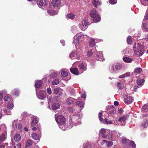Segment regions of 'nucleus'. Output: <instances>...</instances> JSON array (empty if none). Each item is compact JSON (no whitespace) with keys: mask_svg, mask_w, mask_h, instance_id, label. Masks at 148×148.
I'll list each match as a JSON object with an SVG mask.
<instances>
[{"mask_svg":"<svg viewBox=\"0 0 148 148\" xmlns=\"http://www.w3.org/2000/svg\"><path fill=\"white\" fill-rule=\"evenodd\" d=\"M55 116L60 128L63 131L66 130L67 128L65 125L66 118L62 115H58L57 114H56Z\"/></svg>","mask_w":148,"mask_h":148,"instance_id":"nucleus-1","label":"nucleus"},{"mask_svg":"<svg viewBox=\"0 0 148 148\" xmlns=\"http://www.w3.org/2000/svg\"><path fill=\"white\" fill-rule=\"evenodd\" d=\"M81 120L79 114H78L77 115H72L70 118L69 122L70 125H68V127L69 128H71L73 126V123L76 125L80 124Z\"/></svg>","mask_w":148,"mask_h":148,"instance_id":"nucleus-2","label":"nucleus"},{"mask_svg":"<svg viewBox=\"0 0 148 148\" xmlns=\"http://www.w3.org/2000/svg\"><path fill=\"white\" fill-rule=\"evenodd\" d=\"M133 50L136 55L142 56L144 52V49L143 46L139 43H135L133 46Z\"/></svg>","mask_w":148,"mask_h":148,"instance_id":"nucleus-3","label":"nucleus"},{"mask_svg":"<svg viewBox=\"0 0 148 148\" xmlns=\"http://www.w3.org/2000/svg\"><path fill=\"white\" fill-rule=\"evenodd\" d=\"M84 36L83 33L80 32L77 34L74 37L73 44H75V47L77 49L79 48L80 47V44L81 42V40H80L82 38H83Z\"/></svg>","mask_w":148,"mask_h":148,"instance_id":"nucleus-4","label":"nucleus"},{"mask_svg":"<svg viewBox=\"0 0 148 148\" xmlns=\"http://www.w3.org/2000/svg\"><path fill=\"white\" fill-rule=\"evenodd\" d=\"M90 15L93 18L94 21L96 22L99 21L101 18L99 16L98 14L97 11L95 9H92L90 13Z\"/></svg>","mask_w":148,"mask_h":148,"instance_id":"nucleus-5","label":"nucleus"},{"mask_svg":"<svg viewBox=\"0 0 148 148\" xmlns=\"http://www.w3.org/2000/svg\"><path fill=\"white\" fill-rule=\"evenodd\" d=\"M89 20L88 19L85 18L79 23V26L82 30L84 31L87 28V26L89 25Z\"/></svg>","mask_w":148,"mask_h":148,"instance_id":"nucleus-6","label":"nucleus"},{"mask_svg":"<svg viewBox=\"0 0 148 148\" xmlns=\"http://www.w3.org/2000/svg\"><path fill=\"white\" fill-rule=\"evenodd\" d=\"M123 92L122 93V95H125L124 98V102L126 104H129L131 103L133 100L132 97L130 96V95L127 94L126 95H125L126 92L125 90H124Z\"/></svg>","mask_w":148,"mask_h":148,"instance_id":"nucleus-7","label":"nucleus"},{"mask_svg":"<svg viewBox=\"0 0 148 148\" xmlns=\"http://www.w3.org/2000/svg\"><path fill=\"white\" fill-rule=\"evenodd\" d=\"M20 121L18 120H15L12 123V126L14 128H16L21 130L22 128L21 124L19 123Z\"/></svg>","mask_w":148,"mask_h":148,"instance_id":"nucleus-8","label":"nucleus"},{"mask_svg":"<svg viewBox=\"0 0 148 148\" xmlns=\"http://www.w3.org/2000/svg\"><path fill=\"white\" fill-rule=\"evenodd\" d=\"M96 58L97 60L100 61H103L105 60L103 57V52L101 51L98 52H97L96 54Z\"/></svg>","mask_w":148,"mask_h":148,"instance_id":"nucleus-9","label":"nucleus"},{"mask_svg":"<svg viewBox=\"0 0 148 148\" xmlns=\"http://www.w3.org/2000/svg\"><path fill=\"white\" fill-rule=\"evenodd\" d=\"M36 93L38 98L39 99H44V98L46 97V92L45 91H40L39 93V95H38L36 91Z\"/></svg>","mask_w":148,"mask_h":148,"instance_id":"nucleus-10","label":"nucleus"},{"mask_svg":"<svg viewBox=\"0 0 148 148\" xmlns=\"http://www.w3.org/2000/svg\"><path fill=\"white\" fill-rule=\"evenodd\" d=\"M126 120V117L124 116L120 117L118 120L119 122L120 125H121L124 126L125 124V121Z\"/></svg>","mask_w":148,"mask_h":148,"instance_id":"nucleus-11","label":"nucleus"},{"mask_svg":"<svg viewBox=\"0 0 148 148\" xmlns=\"http://www.w3.org/2000/svg\"><path fill=\"white\" fill-rule=\"evenodd\" d=\"M69 57L71 59H72V58L73 57L78 59L80 58L79 56L77 54V52L75 51H72L69 54Z\"/></svg>","mask_w":148,"mask_h":148,"instance_id":"nucleus-12","label":"nucleus"},{"mask_svg":"<svg viewBox=\"0 0 148 148\" xmlns=\"http://www.w3.org/2000/svg\"><path fill=\"white\" fill-rule=\"evenodd\" d=\"M61 3L60 0H53L51 2L52 5L54 7H58Z\"/></svg>","mask_w":148,"mask_h":148,"instance_id":"nucleus-13","label":"nucleus"},{"mask_svg":"<svg viewBox=\"0 0 148 148\" xmlns=\"http://www.w3.org/2000/svg\"><path fill=\"white\" fill-rule=\"evenodd\" d=\"M145 80L143 78H138L136 81L137 85L141 87L144 84Z\"/></svg>","mask_w":148,"mask_h":148,"instance_id":"nucleus-14","label":"nucleus"},{"mask_svg":"<svg viewBox=\"0 0 148 148\" xmlns=\"http://www.w3.org/2000/svg\"><path fill=\"white\" fill-rule=\"evenodd\" d=\"M58 73L55 71H53L52 72L49 74V77L51 78H55L57 77Z\"/></svg>","mask_w":148,"mask_h":148,"instance_id":"nucleus-15","label":"nucleus"},{"mask_svg":"<svg viewBox=\"0 0 148 148\" xmlns=\"http://www.w3.org/2000/svg\"><path fill=\"white\" fill-rule=\"evenodd\" d=\"M70 71L71 73L77 75L79 74L78 70L77 68H70Z\"/></svg>","mask_w":148,"mask_h":148,"instance_id":"nucleus-16","label":"nucleus"},{"mask_svg":"<svg viewBox=\"0 0 148 148\" xmlns=\"http://www.w3.org/2000/svg\"><path fill=\"white\" fill-rule=\"evenodd\" d=\"M32 137L33 139L36 140H37L40 139L41 137V135L39 134L37 135L36 133H33L32 134Z\"/></svg>","mask_w":148,"mask_h":148,"instance_id":"nucleus-17","label":"nucleus"},{"mask_svg":"<svg viewBox=\"0 0 148 148\" xmlns=\"http://www.w3.org/2000/svg\"><path fill=\"white\" fill-rule=\"evenodd\" d=\"M97 40L90 38L89 42V45L91 47H94L95 45V44L97 43Z\"/></svg>","mask_w":148,"mask_h":148,"instance_id":"nucleus-18","label":"nucleus"},{"mask_svg":"<svg viewBox=\"0 0 148 148\" xmlns=\"http://www.w3.org/2000/svg\"><path fill=\"white\" fill-rule=\"evenodd\" d=\"M142 126L143 128L147 127L148 126V116L145 119L142 124Z\"/></svg>","mask_w":148,"mask_h":148,"instance_id":"nucleus-19","label":"nucleus"},{"mask_svg":"<svg viewBox=\"0 0 148 148\" xmlns=\"http://www.w3.org/2000/svg\"><path fill=\"white\" fill-rule=\"evenodd\" d=\"M42 82L41 80H37L36 82L35 86L36 88H39L42 85Z\"/></svg>","mask_w":148,"mask_h":148,"instance_id":"nucleus-20","label":"nucleus"},{"mask_svg":"<svg viewBox=\"0 0 148 148\" xmlns=\"http://www.w3.org/2000/svg\"><path fill=\"white\" fill-rule=\"evenodd\" d=\"M38 118L36 117H34L32 120L31 125L32 126L35 125L38 122Z\"/></svg>","mask_w":148,"mask_h":148,"instance_id":"nucleus-21","label":"nucleus"},{"mask_svg":"<svg viewBox=\"0 0 148 148\" xmlns=\"http://www.w3.org/2000/svg\"><path fill=\"white\" fill-rule=\"evenodd\" d=\"M5 102L6 103H8L12 102V100L13 101V99L11 98L9 96H6L4 97Z\"/></svg>","mask_w":148,"mask_h":148,"instance_id":"nucleus-22","label":"nucleus"},{"mask_svg":"<svg viewBox=\"0 0 148 148\" xmlns=\"http://www.w3.org/2000/svg\"><path fill=\"white\" fill-rule=\"evenodd\" d=\"M79 69L83 70V71H85L87 69L86 65H85L83 63H80L79 64Z\"/></svg>","mask_w":148,"mask_h":148,"instance_id":"nucleus-23","label":"nucleus"},{"mask_svg":"<svg viewBox=\"0 0 148 148\" xmlns=\"http://www.w3.org/2000/svg\"><path fill=\"white\" fill-rule=\"evenodd\" d=\"M47 13L50 15H54L57 14L58 12V11L55 12L53 10H48L47 11Z\"/></svg>","mask_w":148,"mask_h":148,"instance_id":"nucleus-24","label":"nucleus"},{"mask_svg":"<svg viewBox=\"0 0 148 148\" xmlns=\"http://www.w3.org/2000/svg\"><path fill=\"white\" fill-rule=\"evenodd\" d=\"M14 139L16 142H18L21 139L20 135L18 133L16 134L14 136Z\"/></svg>","mask_w":148,"mask_h":148,"instance_id":"nucleus-25","label":"nucleus"},{"mask_svg":"<svg viewBox=\"0 0 148 148\" xmlns=\"http://www.w3.org/2000/svg\"><path fill=\"white\" fill-rule=\"evenodd\" d=\"M33 142L29 139H28L26 141V145L25 148H27L28 147L30 146L33 143Z\"/></svg>","mask_w":148,"mask_h":148,"instance_id":"nucleus-26","label":"nucleus"},{"mask_svg":"<svg viewBox=\"0 0 148 148\" xmlns=\"http://www.w3.org/2000/svg\"><path fill=\"white\" fill-rule=\"evenodd\" d=\"M6 107L8 109L12 110L14 107L13 101L12 100L11 102L8 103Z\"/></svg>","mask_w":148,"mask_h":148,"instance_id":"nucleus-27","label":"nucleus"},{"mask_svg":"<svg viewBox=\"0 0 148 148\" xmlns=\"http://www.w3.org/2000/svg\"><path fill=\"white\" fill-rule=\"evenodd\" d=\"M73 99L71 97H69L68 98L66 101V103L69 105H70L72 104L74 101H73Z\"/></svg>","mask_w":148,"mask_h":148,"instance_id":"nucleus-28","label":"nucleus"},{"mask_svg":"<svg viewBox=\"0 0 148 148\" xmlns=\"http://www.w3.org/2000/svg\"><path fill=\"white\" fill-rule=\"evenodd\" d=\"M92 4L95 7H97L101 4L100 2L98 0H92Z\"/></svg>","mask_w":148,"mask_h":148,"instance_id":"nucleus-29","label":"nucleus"},{"mask_svg":"<svg viewBox=\"0 0 148 148\" xmlns=\"http://www.w3.org/2000/svg\"><path fill=\"white\" fill-rule=\"evenodd\" d=\"M141 110L143 113L147 112L148 111V106L147 105H145L143 106L141 109Z\"/></svg>","mask_w":148,"mask_h":148,"instance_id":"nucleus-30","label":"nucleus"},{"mask_svg":"<svg viewBox=\"0 0 148 148\" xmlns=\"http://www.w3.org/2000/svg\"><path fill=\"white\" fill-rule=\"evenodd\" d=\"M60 107V105L58 103H55L52 106V108L53 110H56L58 109Z\"/></svg>","mask_w":148,"mask_h":148,"instance_id":"nucleus-31","label":"nucleus"},{"mask_svg":"<svg viewBox=\"0 0 148 148\" xmlns=\"http://www.w3.org/2000/svg\"><path fill=\"white\" fill-rule=\"evenodd\" d=\"M123 61L127 63H130L132 61V59L127 57H125L123 58Z\"/></svg>","mask_w":148,"mask_h":148,"instance_id":"nucleus-32","label":"nucleus"},{"mask_svg":"<svg viewBox=\"0 0 148 148\" xmlns=\"http://www.w3.org/2000/svg\"><path fill=\"white\" fill-rule=\"evenodd\" d=\"M11 93L12 95L17 96L19 95V92L17 89H15L12 90Z\"/></svg>","mask_w":148,"mask_h":148,"instance_id":"nucleus-33","label":"nucleus"},{"mask_svg":"<svg viewBox=\"0 0 148 148\" xmlns=\"http://www.w3.org/2000/svg\"><path fill=\"white\" fill-rule=\"evenodd\" d=\"M77 31V27L76 26H73L71 27V32L73 33H75Z\"/></svg>","mask_w":148,"mask_h":148,"instance_id":"nucleus-34","label":"nucleus"},{"mask_svg":"<svg viewBox=\"0 0 148 148\" xmlns=\"http://www.w3.org/2000/svg\"><path fill=\"white\" fill-rule=\"evenodd\" d=\"M75 15L74 14L70 13L67 14L66 16V18H67L73 19L75 17Z\"/></svg>","mask_w":148,"mask_h":148,"instance_id":"nucleus-35","label":"nucleus"},{"mask_svg":"<svg viewBox=\"0 0 148 148\" xmlns=\"http://www.w3.org/2000/svg\"><path fill=\"white\" fill-rule=\"evenodd\" d=\"M142 71V69L140 67L134 69V73L136 74H140Z\"/></svg>","mask_w":148,"mask_h":148,"instance_id":"nucleus-36","label":"nucleus"},{"mask_svg":"<svg viewBox=\"0 0 148 148\" xmlns=\"http://www.w3.org/2000/svg\"><path fill=\"white\" fill-rule=\"evenodd\" d=\"M46 3V2L45 0H40L39 2L38 5L39 7L40 6H44L45 5Z\"/></svg>","mask_w":148,"mask_h":148,"instance_id":"nucleus-37","label":"nucleus"},{"mask_svg":"<svg viewBox=\"0 0 148 148\" xmlns=\"http://www.w3.org/2000/svg\"><path fill=\"white\" fill-rule=\"evenodd\" d=\"M6 138V135L4 134H2L0 136V142H2L5 140Z\"/></svg>","mask_w":148,"mask_h":148,"instance_id":"nucleus-38","label":"nucleus"},{"mask_svg":"<svg viewBox=\"0 0 148 148\" xmlns=\"http://www.w3.org/2000/svg\"><path fill=\"white\" fill-rule=\"evenodd\" d=\"M147 21H145L144 22H143V21L142 25V28H143L146 30L148 31V26H147Z\"/></svg>","mask_w":148,"mask_h":148,"instance_id":"nucleus-39","label":"nucleus"},{"mask_svg":"<svg viewBox=\"0 0 148 148\" xmlns=\"http://www.w3.org/2000/svg\"><path fill=\"white\" fill-rule=\"evenodd\" d=\"M117 87L118 88L121 89L124 88V85L123 84L119 82L117 83Z\"/></svg>","mask_w":148,"mask_h":148,"instance_id":"nucleus-40","label":"nucleus"},{"mask_svg":"<svg viewBox=\"0 0 148 148\" xmlns=\"http://www.w3.org/2000/svg\"><path fill=\"white\" fill-rule=\"evenodd\" d=\"M61 75L63 77H65L68 75V73L64 70L62 69L61 71Z\"/></svg>","mask_w":148,"mask_h":148,"instance_id":"nucleus-41","label":"nucleus"},{"mask_svg":"<svg viewBox=\"0 0 148 148\" xmlns=\"http://www.w3.org/2000/svg\"><path fill=\"white\" fill-rule=\"evenodd\" d=\"M59 82V79L58 78L54 79L52 82V84L53 85L58 84Z\"/></svg>","mask_w":148,"mask_h":148,"instance_id":"nucleus-42","label":"nucleus"},{"mask_svg":"<svg viewBox=\"0 0 148 148\" xmlns=\"http://www.w3.org/2000/svg\"><path fill=\"white\" fill-rule=\"evenodd\" d=\"M10 109H4L3 111L5 113L6 115H10L11 114V112Z\"/></svg>","mask_w":148,"mask_h":148,"instance_id":"nucleus-43","label":"nucleus"},{"mask_svg":"<svg viewBox=\"0 0 148 148\" xmlns=\"http://www.w3.org/2000/svg\"><path fill=\"white\" fill-rule=\"evenodd\" d=\"M76 105L82 109L83 108V103L81 101H78L76 103Z\"/></svg>","mask_w":148,"mask_h":148,"instance_id":"nucleus-44","label":"nucleus"},{"mask_svg":"<svg viewBox=\"0 0 148 148\" xmlns=\"http://www.w3.org/2000/svg\"><path fill=\"white\" fill-rule=\"evenodd\" d=\"M130 75V73L129 72H127L126 73L122 75H120L119 76V77L121 78H124Z\"/></svg>","mask_w":148,"mask_h":148,"instance_id":"nucleus-45","label":"nucleus"},{"mask_svg":"<svg viewBox=\"0 0 148 148\" xmlns=\"http://www.w3.org/2000/svg\"><path fill=\"white\" fill-rule=\"evenodd\" d=\"M141 4L144 5L146 6L148 5V0H140Z\"/></svg>","mask_w":148,"mask_h":148,"instance_id":"nucleus-46","label":"nucleus"},{"mask_svg":"<svg viewBox=\"0 0 148 148\" xmlns=\"http://www.w3.org/2000/svg\"><path fill=\"white\" fill-rule=\"evenodd\" d=\"M130 141L128 139L123 138L122 140V142L123 143L125 144H129L130 143Z\"/></svg>","mask_w":148,"mask_h":148,"instance_id":"nucleus-47","label":"nucleus"},{"mask_svg":"<svg viewBox=\"0 0 148 148\" xmlns=\"http://www.w3.org/2000/svg\"><path fill=\"white\" fill-rule=\"evenodd\" d=\"M127 40L128 44L130 45L132 44V41L131 39V36H129L127 38Z\"/></svg>","mask_w":148,"mask_h":148,"instance_id":"nucleus-48","label":"nucleus"},{"mask_svg":"<svg viewBox=\"0 0 148 148\" xmlns=\"http://www.w3.org/2000/svg\"><path fill=\"white\" fill-rule=\"evenodd\" d=\"M104 122L105 123L107 124H112V121H109V119H108L107 118H105V119Z\"/></svg>","mask_w":148,"mask_h":148,"instance_id":"nucleus-49","label":"nucleus"},{"mask_svg":"<svg viewBox=\"0 0 148 148\" xmlns=\"http://www.w3.org/2000/svg\"><path fill=\"white\" fill-rule=\"evenodd\" d=\"M131 146L133 148H135L136 147V144L133 141H130L129 143Z\"/></svg>","mask_w":148,"mask_h":148,"instance_id":"nucleus-50","label":"nucleus"},{"mask_svg":"<svg viewBox=\"0 0 148 148\" xmlns=\"http://www.w3.org/2000/svg\"><path fill=\"white\" fill-rule=\"evenodd\" d=\"M147 20H148V13L146 12L143 20V22H144L145 21L147 22Z\"/></svg>","mask_w":148,"mask_h":148,"instance_id":"nucleus-51","label":"nucleus"},{"mask_svg":"<svg viewBox=\"0 0 148 148\" xmlns=\"http://www.w3.org/2000/svg\"><path fill=\"white\" fill-rule=\"evenodd\" d=\"M121 67V65L120 64H118L115 66V69L117 70L120 69Z\"/></svg>","mask_w":148,"mask_h":148,"instance_id":"nucleus-52","label":"nucleus"},{"mask_svg":"<svg viewBox=\"0 0 148 148\" xmlns=\"http://www.w3.org/2000/svg\"><path fill=\"white\" fill-rule=\"evenodd\" d=\"M102 116V112H100L99 113L98 115L99 118V119L101 122H103V119L101 118V116Z\"/></svg>","mask_w":148,"mask_h":148,"instance_id":"nucleus-53","label":"nucleus"},{"mask_svg":"<svg viewBox=\"0 0 148 148\" xmlns=\"http://www.w3.org/2000/svg\"><path fill=\"white\" fill-rule=\"evenodd\" d=\"M100 133L101 134H106V130L104 129H102L100 130Z\"/></svg>","mask_w":148,"mask_h":148,"instance_id":"nucleus-54","label":"nucleus"},{"mask_svg":"<svg viewBox=\"0 0 148 148\" xmlns=\"http://www.w3.org/2000/svg\"><path fill=\"white\" fill-rule=\"evenodd\" d=\"M59 92V89L58 88H55L54 90L53 93L55 94H57Z\"/></svg>","mask_w":148,"mask_h":148,"instance_id":"nucleus-55","label":"nucleus"},{"mask_svg":"<svg viewBox=\"0 0 148 148\" xmlns=\"http://www.w3.org/2000/svg\"><path fill=\"white\" fill-rule=\"evenodd\" d=\"M116 0H110L109 2L112 4H114L116 3Z\"/></svg>","mask_w":148,"mask_h":148,"instance_id":"nucleus-56","label":"nucleus"},{"mask_svg":"<svg viewBox=\"0 0 148 148\" xmlns=\"http://www.w3.org/2000/svg\"><path fill=\"white\" fill-rule=\"evenodd\" d=\"M87 56H90L92 55V52L91 50H89L87 52Z\"/></svg>","mask_w":148,"mask_h":148,"instance_id":"nucleus-57","label":"nucleus"},{"mask_svg":"<svg viewBox=\"0 0 148 148\" xmlns=\"http://www.w3.org/2000/svg\"><path fill=\"white\" fill-rule=\"evenodd\" d=\"M113 145V143L112 141L108 142V143H106L107 146L108 147H110Z\"/></svg>","mask_w":148,"mask_h":148,"instance_id":"nucleus-58","label":"nucleus"},{"mask_svg":"<svg viewBox=\"0 0 148 148\" xmlns=\"http://www.w3.org/2000/svg\"><path fill=\"white\" fill-rule=\"evenodd\" d=\"M47 91L49 95L51 94L52 93L51 89L50 88H47Z\"/></svg>","mask_w":148,"mask_h":148,"instance_id":"nucleus-59","label":"nucleus"},{"mask_svg":"<svg viewBox=\"0 0 148 148\" xmlns=\"http://www.w3.org/2000/svg\"><path fill=\"white\" fill-rule=\"evenodd\" d=\"M21 147V145L20 143H17L16 146H15L14 148H20Z\"/></svg>","mask_w":148,"mask_h":148,"instance_id":"nucleus-60","label":"nucleus"},{"mask_svg":"<svg viewBox=\"0 0 148 148\" xmlns=\"http://www.w3.org/2000/svg\"><path fill=\"white\" fill-rule=\"evenodd\" d=\"M86 95L84 92L82 93V94L81 95V97L82 98H84L85 99L86 98Z\"/></svg>","mask_w":148,"mask_h":148,"instance_id":"nucleus-61","label":"nucleus"},{"mask_svg":"<svg viewBox=\"0 0 148 148\" xmlns=\"http://www.w3.org/2000/svg\"><path fill=\"white\" fill-rule=\"evenodd\" d=\"M115 112V110L114 109H113L110 111L109 113L111 114H114Z\"/></svg>","mask_w":148,"mask_h":148,"instance_id":"nucleus-62","label":"nucleus"},{"mask_svg":"<svg viewBox=\"0 0 148 148\" xmlns=\"http://www.w3.org/2000/svg\"><path fill=\"white\" fill-rule=\"evenodd\" d=\"M52 100H53L52 98L51 97H49L48 99V102L49 103V102H51L52 101Z\"/></svg>","mask_w":148,"mask_h":148,"instance_id":"nucleus-63","label":"nucleus"},{"mask_svg":"<svg viewBox=\"0 0 148 148\" xmlns=\"http://www.w3.org/2000/svg\"><path fill=\"white\" fill-rule=\"evenodd\" d=\"M60 42L63 46H64L65 45V41L64 40H61L60 41Z\"/></svg>","mask_w":148,"mask_h":148,"instance_id":"nucleus-64","label":"nucleus"}]
</instances>
